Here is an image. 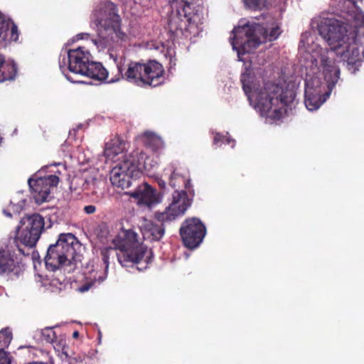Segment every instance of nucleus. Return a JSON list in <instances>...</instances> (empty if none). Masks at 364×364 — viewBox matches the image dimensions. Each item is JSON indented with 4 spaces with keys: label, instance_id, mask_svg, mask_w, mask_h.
Instances as JSON below:
<instances>
[{
    "label": "nucleus",
    "instance_id": "nucleus-9",
    "mask_svg": "<svg viewBox=\"0 0 364 364\" xmlns=\"http://www.w3.org/2000/svg\"><path fill=\"white\" fill-rule=\"evenodd\" d=\"M164 70L161 64L155 60H150L146 63H129L122 76L127 82L139 87H156L164 83Z\"/></svg>",
    "mask_w": 364,
    "mask_h": 364
},
{
    "label": "nucleus",
    "instance_id": "nucleus-11",
    "mask_svg": "<svg viewBox=\"0 0 364 364\" xmlns=\"http://www.w3.org/2000/svg\"><path fill=\"white\" fill-rule=\"evenodd\" d=\"M133 156L134 155H129V157L124 158L112 168L109 180L113 186L127 188L132 185V179L138 176V164L132 161Z\"/></svg>",
    "mask_w": 364,
    "mask_h": 364
},
{
    "label": "nucleus",
    "instance_id": "nucleus-31",
    "mask_svg": "<svg viewBox=\"0 0 364 364\" xmlns=\"http://www.w3.org/2000/svg\"><path fill=\"white\" fill-rule=\"evenodd\" d=\"M0 364H11L10 358L4 350H0Z\"/></svg>",
    "mask_w": 364,
    "mask_h": 364
},
{
    "label": "nucleus",
    "instance_id": "nucleus-35",
    "mask_svg": "<svg viewBox=\"0 0 364 364\" xmlns=\"http://www.w3.org/2000/svg\"><path fill=\"white\" fill-rule=\"evenodd\" d=\"M89 37H90V35L87 33H79L76 36V38L77 39H87Z\"/></svg>",
    "mask_w": 364,
    "mask_h": 364
},
{
    "label": "nucleus",
    "instance_id": "nucleus-13",
    "mask_svg": "<svg viewBox=\"0 0 364 364\" xmlns=\"http://www.w3.org/2000/svg\"><path fill=\"white\" fill-rule=\"evenodd\" d=\"M180 234L185 246L189 249H195L203 242L206 228L200 219L188 218L183 223Z\"/></svg>",
    "mask_w": 364,
    "mask_h": 364
},
{
    "label": "nucleus",
    "instance_id": "nucleus-30",
    "mask_svg": "<svg viewBox=\"0 0 364 364\" xmlns=\"http://www.w3.org/2000/svg\"><path fill=\"white\" fill-rule=\"evenodd\" d=\"M26 200L21 199L17 203H14V201H11L10 208L15 213H19L21 210L23 208L25 205Z\"/></svg>",
    "mask_w": 364,
    "mask_h": 364
},
{
    "label": "nucleus",
    "instance_id": "nucleus-14",
    "mask_svg": "<svg viewBox=\"0 0 364 364\" xmlns=\"http://www.w3.org/2000/svg\"><path fill=\"white\" fill-rule=\"evenodd\" d=\"M59 178L55 175H48L43 177L35 175L28 181L33 197L37 203H42L47 200L51 188L56 187Z\"/></svg>",
    "mask_w": 364,
    "mask_h": 364
},
{
    "label": "nucleus",
    "instance_id": "nucleus-18",
    "mask_svg": "<svg viewBox=\"0 0 364 364\" xmlns=\"http://www.w3.org/2000/svg\"><path fill=\"white\" fill-rule=\"evenodd\" d=\"M156 224L151 220L143 219L140 223L141 232L146 240H159L164 235V228L162 222Z\"/></svg>",
    "mask_w": 364,
    "mask_h": 364
},
{
    "label": "nucleus",
    "instance_id": "nucleus-20",
    "mask_svg": "<svg viewBox=\"0 0 364 364\" xmlns=\"http://www.w3.org/2000/svg\"><path fill=\"white\" fill-rule=\"evenodd\" d=\"M135 154L136 156L132 157V161L136 164H138V175L143 169L146 171H150L156 167L158 164V161L148 156L146 154H145L142 150L137 149L129 154V155Z\"/></svg>",
    "mask_w": 364,
    "mask_h": 364
},
{
    "label": "nucleus",
    "instance_id": "nucleus-17",
    "mask_svg": "<svg viewBox=\"0 0 364 364\" xmlns=\"http://www.w3.org/2000/svg\"><path fill=\"white\" fill-rule=\"evenodd\" d=\"M19 272L20 267L15 254L8 246L0 247V274L14 273L18 275Z\"/></svg>",
    "mask_w": 364,
    "mask_h": 364
},
{
    "label": "nucleus",
    "instance_id": "nucleus-12",
    "mask_svg": "<svg viewBox=\"0 0 364 364\" xmlns=\"http://www.w3.org/2000/svg\"><path fill=\"white\" fill-rule=\"evenodd\" d=\"M191 205L185 191H175L172 194V201L164 212L155 214V218L159 222L167 223L176 220L183 215Z\"/></svg>",
    "mask_w": 364,
    "mask_h": 364
},
{
    "label": "nucleus",
    "instance_id": "nucleus-37",
    "mask_svg": "<svg viewBox=\"0 0 364 364\" xmlns=\"http://www.w3.org/2000/svg\"><path fill=\"white\" fill-rule=\"evenodd\" d=\"M231 142H232V147L233 148L235 144V140L230 139V137H225V139L224 140V143L230 144Z\"/></svg>",
    "mask_w": 364,
    "mask_h": 364
},
{
    "label": "nucleus",
    "instance_id": "nucleus-4",
    "mask_svg": "<svg viewBox=\"0 0 364 364\" xmlns=\"http://www.w3.org/2000/svg\"><path fill=\"white\" fill-rule=\"evenodd\" d=\"M265 18L264 23L242 20L232 31L230 43L240 60L242 54L252 51L262 43L276 40L281 34L279 23L270 16Z\"/></svg>",
    "mask_w": 364,
    "mask_h": 364
},
{
    "label": "nucleus",
    "instance_id": "nucleus-28",
    "mask_svg": "<svg viewBox=\"0 0 364 364\" xmlns=\"http://www.w3.org/2000/svg\"><path fill=\"white\" fill-rule=\"evenodd\" d=\"M268 0H243L245 7L252 10H260L267 6Z\"/></svg>",
    "mask_w": 364,
    "mask_h": 364
},
{
    "label": "nucleus",
    "instance_id": "nucleus-15",
    "mask_svg": "<svg viewBox=\"0 0 364 364\" xmlns=\"http://www.w3.org/2000/svg\"><path fill=\"white\" fill-rule=\"evenodd\" d=\"M126 194L134 198L139 205H144L151 208L162 201L163 196L158 193L147 183L139 185L132 191L126 192Z\"/></svg>",
    "mask_w": 364,
    "mask_h": 364
},
{
    "label": "nucleus",
    "instance_id": "nucleus-24",
    "mask_svg": "<svg viewBox=\"0 0 364 364\" xmlns=\"http://www.w3.org/2000/svg\"><path fill=\"white\" fill-rule=\"evenodd\" d=\"M142 142L146 147L151 149L153 151H157L164 146L161 138L151 132H145L141 136Z\"/></svg>",
    "mask_w": 364,
    "mask_h": 364
},
{
    "label": "nucleus",
    "instance_id": "nucleus-22",
    "mask_svg": "<svg viewBox=\"0 0 364 364\" xmlns=\"http://www.w3.org/2000/svg\"><path fill=\"white\" fill-rule=\"evenodd\" d=\"M16 73V66L13 60L5 61L0 53V82L14 80Z\"/></svg>",
    "mask_w": 364,
    "mask_h": 364
},
{
    "label": "nucleus",
    "instance_id": "nucleus-23",
    "mask_svg": "<svg viewBox=\"0 0 364 364\" xmlns=\"http://www.w3.org/2000/svg\"><path fill=\"white\" fill-rule=\"evenodd\" d=\"M34 232L29 231L26 228L19 225L17 229V239L24 245L33 247L36 245L41 234L37 233L36 238L33 236Z\"/></svg>",
    "mask_w": 364,
    "mask_h": 364
},
{
    "label": "nucleus",
    "instance_id": "nucleus-8",
    "mask_svg": "<svg viewBox=\"0 0 364 364\" xmlns=\"http://www.w3.org/2000/svg\"><path fill=\"white\" fill-rule=\"evenodd\" d=\"M80 244L74 235L63 233L59 235L55 244L50 245L45 257L46 267L55 271L63 266L70 265L75 259Z\"/></svg>",
    "mask_w": 364,
    "mask_h": 364
},
{
    "label": "nucleus",
    "instance_id": "nucleus-26",
    "mask_svg": "<svg viewBox=\"0 0 364 364\" xmlns=\"http://www.w3.org/2000/svg\"><path fill=\"white\" fill-rule=\"evenodd\" d=\"M41 334L43 341H46V343H53L54 348H59L60 347V343L58 345L55 341L56 335L53 328H46L41 330Z\"/></svg>",
    "mask_w": 364,
    "mask_h": 364
},
{
    "label": "nucleus",
    "instance_id": "nucleus-10",
    "mask_svg": "<svg viewBox=\"0 0 364 364\" xmlns=\"http://www.w3.org/2000/svg\"><path fill=\"white\" fill-rule=\"evenodd\" d=\"M334 1L338 9L345 14V22L338 20V21L342 27L346 28L348 34H354L355 41L358 43V37L364 36V14L357 7V0Z\"/></svg>",
    "mask_w": 364,
    "mask_h": 364
},
{
    "label": "nucleus",
    "instance_id": "nucleus-34",
    "mask_svg": "<svg viewBox=\"0 0 364 364\" xmlns=\"http://www.w3.org/2000/svg\"><path fill=\"white\" fill-rule=\"evenodd\" d=\"M225 137L223 136L222 135H220V134H216V135L214 136V139H213V143L215 144H218L219 141H223V139Z\"/></svg>",
    "mask_w": 364,
    "mask_h": 364
},
{
    "label": "nucleus",
    "instance_id": "nucleus-25",
    "mask_svg": "<svg viewBox=\"0 0 364 364\" xmlns=\"http://www.w3.org/2000/svg\"><path fill=\"white\" fill-rule=\"evenodd\" d=\"M164 171H167V175L168 174V173H171V175L169 176V185L172 187V188H176L178 185V183H177V181L178 180H182V181L184 183V185H185V188L191 191L192 188H193V186H192V183L191 182V180L190 179H188V180H185L183 178H182L178 173H176V170L173 169V168L171 166V167H169V168H167L164 170ZM166 175V173H164V176Z\"/></svg>",
    "mask_w": 364,
    "mask_h": 364
},
{
    "label": "nucleus",
    "instance_id": "nucleus-32",
    "mask_svg": "<svg viewBox=\"0 0 364 364\" xmlns=\"http://www.w3.org/2000/svg\"><path fill=\"white\" fill-rule=\"evenodd\" d=\"M84 211L85 213L90 215L96 211V207L93 205H89L84 207Z\"/></svg>",
    "mask_w": 364,
    "mask_h": 364
},
{
    "label": "nucleus",
    "instance_id": "nucleus-38",
    "mask_svg": "<svg viewBox=\"0 0 364 364\" xmlns=\"http://www.w3.org/2000/svg\"><path fill=\"white\" fill-rule=\"evenodd\" d=\"M4 213L7 216V217H11V213L7 210H4Z\"/></svg>",
    "mask_w": 364,
    "mask_h": 364
},
{
    "label": "nucleus",
    "instance_id": "nucleus-39",
    "mask_svg": "<svg viewBox=\"0 0 364 364\" xmlns=\"http://www.w3.org/2000/svg\"><path fill=\"white\" fill-rule=\"evenodd\" d=\"M73 336L74 338H77L79 336V333L77 331H75Z\"/></svg>",
    "mask_w": 364,
    "mask_h": 364
},
{
    "label": "nucleus",
    "instance_id": "nucleus-29",
    "mask_svg": "<svg viewBox=\"0 0 364 364\" xmlns=\"http://www.w3.org/2000/svg\"><path fill=\"white\" fill-rule=\"evenodd\" d=\"M100 182L99 178L95 176H89L85 178L83 187L85 189L95 191L96 188L98 186Z\"/></svg>",
    "mask_w": 364,
    "mask_h": 364
},
{
    "label": "nucleus",
    "instance_id": "nucleus-16",
    "mask_svg": "<svg viewBox=\"0 0 364 364\" xmlns=\"http://www.w3.org/2000/svg\"><path fill=\"white\" fill-rule=\"evenodd\" d=\"M126 149V143L119 139L115 138L107 142L103 153L105 162L110 161L117 164L129 157V154H124Z\"/></svg>",
    "mask_w": 364,
    "mask_h": 364
},
{
    "label": "nucleus",
    "instance_id": "nucleus-6",
    "mask_svg": "<svg viewBox=\"0 0 364 364\" xmlns=\"http://www.w3.org/2000/svg\"><path fill=\"white\" fill-rule=\"evenodd\" d=\"M65 55H60L59 67L61 72L72 82H80L73 80L66 74L70 71L74 74L88 77L100 81L105 80L108 76L107 70L100 63L92 59L90 53L82 47L69 49L65 51Z\"/></svg>",
    "mask_w": 364,
    "mask_h": 364
},
{
    "label": "nucleus",
    "instance_id": "nucleus-33",
    "mask_svg": "<svg viewBox=\"0 0 364 364\" xmlns=\"http://www.w3.org/2000/svg\"><path fill=\"white\" fill-rule=\"evenodd\" d=\"M135 3L141 5L143 7H149L151 6V0H134Z\"/></svg>",
    "mask_w": 364,
    "mask_h": 364
},
{
    "label": "nucleus",
    "instance_id": "nucleus-3",
    "mask_svg": "<svg viewBox=\"0 0 364 364\" xmlns=\"http://www.w3.org/2000/svg\"><path fill=\"white\" fill-rule=\"evenodd\" d=\"M137 235L128 231L125 239L118 245L117 250L112 247L105 249L102 251V261L105 265L104 270H95L87 278V282L77 288L80 293L87 291L91 287L103 282L107 274L109 265V257L110 255L115 254L118 262L123 267L134 266L139 271H142L148 267L153 259V252L151 249L140 244L136 239Z\"/></svg>",
    "mask_w": 364,
    "mask_h": 364
},
{
    "label": "nucleus",
    "instance_id": "nucleus-5",
    "mask_svg": "<svg viewBox=\"0 0 364 364\" xmlns=\"http://www.w3.org/2000/svg\"><path fill=\"white\" fill-rule=\"evenodd\" d=\"M92 23L100 38L99 41L92 40V42L98 49H103L112 43L124 41L126 37L121 30V18L116 6L112 2H102L96 6Z\"/></svg>",
    "mask_w": 364,
    "mask_h": 364
},
{
    "label": "nucleus",
    "instance_id": "nucleus-27",
    "mask_svg": "<svg viewBox=\"0 0 364 364\" xmlns=\"http://www.w3.org/2000/svg\"><path fill=\"white\" fill-rule=\"evenodd\" d=\"M12 339L11 331L9 328H5L0 331V348L3 350L7 347Z\"/></svg>",
    "mask_w": 364,
    "mask_h": 364
},
{
    "label": "nucleus",
    "instance_id": "nucleus-41",
    "mask_svg": "<svg viewBox=\"0 0 364 364\" xmlns=\"http://www.w3.org/2000/svg\"><path fill=\"white\" fill-rule=\"evenodd\" d=\"M66 357H68V354L66 353H63Z\"/></svg>",
    "mask_w": 364,
    "mask_h": 364
},
{
    "label": "nucleus",
    "instance_id": "nucleus-19",
    "mask_svg": "<svg viewBox=\"0 0 364 364\" xmlns=\"http://www.w3.org/2000/svg\"><path fill=\"white\" fill-rule=\"evenodd\" d=\"M19 33L17 26L0 13V38L4 41H17Z\"/></svg>",
    "mask_w": 364,
    "mask_h": 364
},
{
    "label": "nucleus",
    "instance_id": "nucleus-40",
    "mask_svg": "<svg viewBox=\"0 0 364 364\" xmlns=\"http://www.w3.org/2000/svg\"><path fill=\"white\" fill-rule=\"evenodd\" d=\"M115 82V80H111L108 81L107 82L110 83V82Z\"/></svg>",
    "mask_w": 364,
    "mask_h": 364
},
{
    "label": "nucleus",
    "instance_id": "nucleus-21",
    "mask_svg": "<svg viewBox=\"0 0 364 364\" xmlns=\"http://www.w3.org/2000/svg\"><path fill=\"white\" fill-rule=\"evenodd\" d=\"M20 225L26 228L29 231L34 232L33 236L37 233H42L45 223L43 218L39 214H33L21 219ZM36 238V237H34Z\"/></svg>",
    "mask_w": 364,
    "mask_h": 364
},
{
    "label": "nucleus",
    "instance_id": "nucleus-36",
    "mask_svg": "<svg viewBox=\"0 0 364 364\" xmlns=\"http://www.w3.org/2000/svg\"><path fill=\"white\" fill-rule=\"evenodd\" d=\"M157 182H158L159 187L161 189H164L166 188V182L163 179L159 178Z\"/></svg>",
    "mask_w": 364,
    "mask_h": 364
},
{
    "label": "nucleus",
    "instance_id": "nucleus-7",
    "mask_svg": "<svg viewBox=\"0 0 364 364\" xmlns=\"http://www.w3.org/2000/svg\"><path fill=\"white\" fill-rule=\"evenodd\" d=\"M171 12L168 18V27L172 33H183V29L193 36L201 30L202 16L198 10L195 11L188 0H168Z\"/></svg>",
    "mask_w": 364,
    "mask_h": 364
},
{
    "label": "nucleus",
    "instance_id": "nucleus-1",
    "mask_svg": "<svg viewBox=\"0 0 364 364\" xmlns=\"http://www.w3.org/2000/svg\"><path fill=\"white\" fill-rule=\"evenodd\" d=\"M311 25L330 47L329 50L323 48L318 38L311 32H305L301 36L300 63L306 70L304 104L307 109L314 111L330 96L339 79L335 54L348 65L359 63L361 55L354 34H348L346 28L333 17L321 15L314 18Z\"/></svg>",
    "mask_w": 364,
    "mask_h": 364
},
{
    "label": "nucleus",
    "instance_id": "nucleus-2",
    "mask_svg": "<svg viewBox=\"0 0 364 364\" xmlns=\"http://www.w3.org/2000/svg\"><path fill=\"white\" fill-rule=\"evenodd\" d=\"M240 80L250 105L267 120L282 118L286 112L285 107L295 98L291 89H284L272 82L256 83L248 70L241 75Z\"/></svg>",
    "mask_w": 364,
    "mask_h": 364
}]
</instances>
